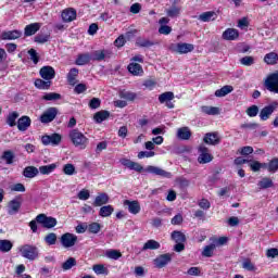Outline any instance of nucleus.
<instances>
[{
  "label": "nucleus",
  "instance_id": "obj_1",
  "mask_svg": "<svg viewBox=\"0 0 278 278\" xmlns=\"http://www.w3.org/2000/svg\"><path fill=\"white\" fill-rule=\"evenodd\" d=\"M121 165L129 168V170H136V173H149L150 175H155L156 177H163L164 179H172L173 174L163 169L162 167L149 165L146 168L140 165V163H136L129 159H122Z\"/></svg>",
  "mask_w": 278,
  "mask_h": 278
},
{
  "label": "nucleus",
  "instance_id": "obj_2",
  "mask_svg": "<svg viewBox=\"0 0 278 278\" xmlns=\"http://www.w3.org/2000/svg\"><path fill=\"white\" fill-rule=\"evenodd\" d=\"M68 138L74 147H78L79 149H86L88 147V139L77 128L70 130Z\"/></svg>",
  "mask_w": 278,
  "mask_h": 278
},
{
  "label": "nucleus",
  "instance_id": "obj_3",
  "mask_svg": "<svg viewBox=\"0 0 278 278\" xmlns=\"http://www.w3.org/2000/svg\"><path fill=\"white\" fill-rule=\"evenodd\" d=\"M20 253L25 260L34 262L38 257V248L31 244H25L20 248Z\"/></svg>",
  "mask_w": 278,
  "mask_h": 278
},
{
  "label": "nucleus",
  "instance_id": "obj_4",
  "mask_svg": "<svg viewBox=\"0 0 278 278\" xmlns=\"http://www.w3.org/2000/svg\"><path fill=\"white\" fill-rule=\"evenodd\" d=\"M36 222L43 227V229H53L58 225V219L55 217L47 216L41 213L36 216Z\"/></svg>",
  "mask_w": 278,
  "mask_h": 278
},
{
  "label": "nucleus",
  "instance_id": "obj_5",
  "mask_svg": "<svg viewBox=\"0 0 278 278\" xmlns=\"http://www.w3.org/2000/svg\"><path fill=\"white\" fill-rule=\"evenodd\" d=\"M264 86L269 92L278 94V72L269 74L265 79Z\"/></svg>",
  "mask_w": 278,
  "mask_h": 278
},
{
  "label": "nucleus",
  "instance_id": "obj_6",
  "mask_svg": "<svg viewBox=\"0 0 278 278\" xmlns=\"http://www.w3.org/2000/svg\"><path fill=\"white\" fill-rule=\"evenodd\" d=\"M170 51H174V53H179L180 55L186 53H192L194 51V45L192 43H172L169 46Z\"/></svg>",
  "mask_w": 278,
  "mask_h": 278
},
{
  "label": "nucleus",
  "instance_id": "obj_7",
  "mask_svg": "<svg viewBox=\"0 0 278 278\" xmlns=\"http://www.w3.org/2000/svg\"><path fill=\"white\" fill-rule=\"evenodd\" d=\"M41 142L45 147H58L62 142V135L54 132L52 135H45L41 137Z\"/></svg>",
  "mask_w": 278,
  "mask_h": 278
},
{
  "label": "nucleus",
  "instance_id": "obj_8",
  "mask_svg": "<svg viewBox=\"0 0 278 278\" xmlns=\"http://www.w3.org/2000/svg\"><path fill=\"white\" fill-rule=\"evenodd\" d=\"M55 116H58V108H48L40 116V123H43L45 125L53 123V121H55Z\"/></svg>",
  "mask_w": 278,
  "mask_h": 278
},
{
  "label": "nucleus",
  "instance_id": "obj_9",
  "mask_svg": "<svg viewBox=\"0 0 278 278\" xmlns=\"http://www.w3.org/2000/svg\"><path fill=\"white\" fill-rule=\"evenodd\" d=\"M21 205H23V198L16 197L11 200L8 204V214L10 216H14V214H18L21 212Z\"/></svg>",
  "mask_w": 278,
  "mask_h": 278
},
{
  "label": "nucleus",
  "instance_id": "obj_10",
  "mask_svg": "<svg viewBox=\"0 0 278 278\" xmlns=\"http://www.w3.org/2000/svg\"><path fill=\"white\" fill-rule=\"evenodd\" d=\"M61 244L64 249H71L77 244V236L71 232H66L61 236Z\"/></svg>",
  "mask_w": 278,
  "mask_h": 278
},
{
  "label": "nucleus",
  "instance_id": "obj_11",
  "mask_svg": "<svg viewBox=\"0 0 278 278\" xmlns=\"http://www.w3.org/2000/svg\"><path fill=\"white\" fill-rule=\"evenodd\" d=\"M154 266L155 268H164L165 266H168L170 262H173V254L166 253L161 254L156 258H154Z\"/></svg>",
  "mask_w": 278,
  "mask_h": 278
},
{
  "label": "nucleus",
  "instance_id": "obj_12",
  "mask_svg": "<svg viewBox=\"0 0 278 278\" xmlns=\"http://www.w3.org/2000/svg\"><path fill=\"white\" fill-rule=\"evenodd\" d=\"M173 99H175V93L173 91H166L159 96V102L165 103L168 110H173L175 108V103H173Z\"/></svg>",
  "mask_w": 278,
  "mask_h": 278
},
{
  "label": "nucleus",
  "instance_id": "obj_13",
  "mask_svg": "<svg viewBox=\"0 0 278 278\" xmlns=\"http://www.w3.org/2000/svg\"><path fill=\"white\" fill-rule=\"evenodd\" d=\"M210 150L205 146H200L199 147V153L200 155L198 156V162L199 164H210L214 157L212 154L208 152Z\"/></svg>",
  "mask_w": 278,
  "mask_h": 278
},
{
  "label": "nucleus",
  "instance_id": "obj_14",
  "mask_svg": "<svg viewBox=\"0 0 278 278\" xmlns=\"http://www.w3.org/2000/svg\"><path fill=\"white\" fill-rule=\"evenodd\" d=\"M277 108H278V102H273L266 105L265 108H263L260 113L261 121H268V118L273 116V113L275 112V110H277Z\"/></svg>",
  "mask_w": 278,
  "mask_h": 278
},
{
  "label": "nucleus",
  "instance_id": "obj_15",
  "mask_svg": "<svg viewBox=\"0 0 278 278\" xmlns=\"http://www.w3.org/2000/svg\"><path fill=\"white\" fill-rule=\"evenodd\" d=\"M40 77L46 81H51V79H55V68L50 65H46L39 71Z\"/></svg>",
  "mask_w": 278,
  "mask_h": 278
},
{
  "label": "nucleus",
  "instance_id": "obj_16",
  "mask_svg": "<svg viewBox=\"0 0 278 278\" xmlns=\"http://www.w3.org/2000/svg\"><path fill=\"white\" fill-rule=\"evenodd\" d=\"M23 36V31L14 29V30H4L1 33V40H18Z\"/></svg>",
  "mask_w": 278,
  "mask_h": 278
},
{
  "label": "nucleus",
  "instance_id": "obj_17",
  "mask_svg": "<svg viewBox=\"0 0 278 278\" xmlns=\"http://www.w3.org/2000/svg\"><path fill=\"white\" fill-rule=\"evenodd\" d=\"M203 142L205 144H211L213 147H216V144H220V136H218V132H207L204 135Z\"/></svg>",
  "mask_w": 278,
  "mask_h": 278
},
{
  "label": "nucleus",
  "instance_id": "obj_18",
  "mask_svg": "<svg viewBox=\"0 0 278 278\" xmlns=\"http://www.w3.org/2000/svg\"><path fill=\"white\" fill-rule=\"evenodd\" d=\"M108 203H110V195L105 192H100L96 197L92 205L93 207H103V205H108Z\"/></svg>",
  "mask_w": 278,
  "mask_h": 278
},
{
  "label": "nucleus",
  "instance_id": "obj_19",
  "mask_svg": "<svg viewBox=\"0 0 278 278\" xmlns=\"http://www.w3.org/2000/svg\"><path fill=\"white\" fill-rule=\"evenodd\" d=\"M223 40H228V41H233L238 40L240 38V31L236 28H227L223 35H222Z\"/></svg>",
  "mask_w": 278,
  "mask_h": 278
},
{
  "label": "nucleus",
  "instance_id": "obj_20",
  "mask_svg": "<svg viewBox=\"0 0 278 278\" xmlns=\"http://www.w3.org/2000/svg\"><path fill=\"white\" fill-rule=\"evenodd\" d=\"M29 127H31V118L29 116L24 115L17 119L18 131H27Z\"/></svg>",
  "mask_w": 278,
  "mask_h": 278
},
{
  "label": "nucleus",
  "instance_id": "obj_21",
  "mask_svg": "<svg viewBox=\"0 0 278 278\" xmlns=\"http://www.w3.org/2000/svg\"><path fill=\"white\" fill-rule=\"evenodd\" d=\"M124 206L128 207V212L130 214H140V202H138L137 200H125Z\"/></svg>",
  "mask_w": 278,
  "mask_h": 278
},
{
  "label": "nucleus",
  "instance_id": "obj_22",
  "mask_svg": "<svg viewBox=\"0 0 278 278\" xmlns=\"http://www.w3.org/2000/svg\"><path fill=\"white\" fill-rule=\"evenodd\" d=\"M61 16L64 23H73L77 18V11L75 9H65Z\"/></svg>",
  "mask_w": 278,
  "mask_h": 278
},
{
  "label": "nucleus",
  "instance_id": "obj_23",
  "mask_svg": "<svg viewBox=\"0 0 278 278\" xmlns=\"http://www.w3.org/2000/svg\"><path fill=\"white\" fill-rule=\"evenodd\" d=\"M176 136L178 140H190L192 138V131H190L189 127H181L177 129Z\"/></svg>",
  "mask_w": 278,
  "mask_h": 278
},
{
  "label": "nucleus",
  "instance_id": "obj_24",
  "mask_svg": "<svg viewBox=\"0 0 278 278\" xmlns=\"http://www.w3.org/2000/svg\"><path fill=\"white\" fill-rule=\"evenodd\" d=\"M39 30H40V23H33V24L26 25V27L24 28V35L26 37L34 36Z\"/></svg>",
  "mask_w": 278,
  "mask_h": 278
},
{
  "label": "nucleus",
  "instance_id": "obj_25",
  "mask_svg": "<svg viewBox=\"0 0 278 278\" xmlns=\"http://www.w3.org/2000/svg\"><path fill=\"white\" fill-rule=\"evenodd\" d=\"M39 169L36 166H27L23 170L24 177L27 179H34V177H38Z\"/></svg>",
  "mask_w": 278,
  "mask_h": 278
},
{
  "label": "nucleus",
  "instance_id": "obj_26",
  "mask_svg": "<svg viewBox=\"0 0 278 278\" xmlns=\"http://www.w3.org/2000/svg\"><path fill=\"white\" fill-rule=\"evenodd\" d=\"M90 60H92L90 53L78 54L75 64L77 66H86V64H89Z\"/></svg>",
  "mask_w": 278,
  "mask_h": 278
},
{
  "label": "nucleus",
  "instance_id": "obj_27",
  "mask_svg": "<svg viewBox=\"0 0 278 278\" xmlns=\"http://www.w3.org/2000/svg\"><path fill=\"white\" fill-rule=\"evenodd\" d=\"M109 118L110 112L105 110L99 111L93 115V121L98 124H101L103 121H108Z\"/></svg>",
  "mask_w": 278,
  "mask_h": 278
},
{
  "label": "nucleus",
  "instance_id": "obj_28",
  "mask_svg": "<svg viewBox=\"0 0 278 278\" xmlns=\"http://www.w3.org/2000/svg\"><path fill=\"white\" fill-rule=\"evenodd\" d=\"M216 12L207 11L199 15V21L202 23H210V21H216Z\"/></svg>",
  "mask_w": 278,
  "mask_h": 278
},
{
  "label": "nucleus",
  "instance_id": "obj_29",
  "mask_svg": "<svg viewBox=\"0 0 278 278\" xmlns=\"http://www.w3.org/2000/svg\"><path fill=\"white\" fill-rule=\"evenodd\" d=\"M78 75H79V70H77L76 67H73L70 70L67 74V83L70 84V86H75V84H77Z\"/></svg>",
  "mask_w": 278,
  "mask_h": 278
},
{
  "label": "nucleus",
  "instance_id": "obj_30",
  "mask_svg": "<svg viewBox=\"0 0 278 278\" xmlns=\"http://www.w3.org/2000/svg\"><path fill=\"white\" fill-rule=\"evenodd\" d=\"M166 14L169 18H177L181 14V7L172 4V7L166 10Z\"/></svg>",
  "mask_w": 278,
  "mask_h": 278
},
{
  "label": "nucleus",
  "instance_id": "obj_31",
  "mask_svg": "<svg viewBox=\"0 0 278 278\" xmlns=\"http://www.w3.org/2000/svg\"><path fill=\"white\" fill-rule=\"evenodd\" d=\"M14 247V243L8 239H1L0 240V251L1 253H10L12 251V248Z\"/></svg>",
  "mask_w": 278,
  "mask_h": 278
},
{
  "label": "nucleus",
  "instance_id": "obj_32",
  "mask_svg": "<svg viewBox=\"0 0 278 278\" xmlns=\"http://www.w3.org/2000/svg\"><path fill=\"white\" fill-rule=\"evenodd\" d=\"M111 214H114V206L111 204L100 207L99 216H101V218H109Z\"/></svg>",
  "mask_w": 278,
  "mask_h": 278
},
{
  "label": "nucleus",
  "instance_id": "obj_33",
  "mask_svg": "<svg viewBox=\"0 0 278 278\" xmlns=\"http://www.w3.org/2000/svg\"><path fill=\"white\" fill-rule=\"evenodd\" d=\"M160 242L153 240V239H150L148 240L144 244H143V248H142V251H157V249H160Z\"/></svg>",
  "mask_w": 278,
  "mask_h": 278
},
{
  "label": "nucleus",
  "instance_id": "obj_34",
  "mask_svg": "<svg viewBox=\"0 0 278 278\" xmlns=\"http://www.w3.org/2000/svg\"><path fill=\"white\" fill-rule=\"evenodd\" d=\"M233 92V87L232 86H229V85H226L224 87H222L220 89H217L215 91V97H227V94Z\"/></svg>",
  "mask_w": 278,
  "mask_h": 278
},
{
  "label": "nucleus",
  "instance_id": "obj_35",
  "mask_svg": "<svg viewBox=\"0 0 278 278\" xmlns=\"http://www.w3.org/2000/svg\"><path fill=\"white\" fill-rule=\"evenodd\" d=\"M201 112H203V114H207L208 116H216L220 114V109L216 106H202Z\"/></svg>",
  "mask_w": 278,
  "mask_h": 278
},
{
  "label": "nucleus",
  "instance_id": "obj_36",
  "mask_svg": "<svg viewBox=\"0 0 278 278\" xmlns=\"http://www.w3.org/2000/svg\"><path fill=\"white\" fill-rule=\"evenodd\" d=\"M55 168H58V164L52 163L50 165L40 166L39 172L41 175H51V173H53V170H55Z\"/></svg>",
  "mask_w": 278,
  "mask_h": 278
},
{
  "label": "nucleus",
  "instance_id": "obj_37",
  "mask_svg": "<svg viewBox=\"0 0 278 278\" xmlns=\"http://www.w3.org/2000/svg\"><path fill=\"white\" fill-rule=\"evenodd\" d=\"M128 71L131 73V75H142V73H144L142 65L138 63H130L128 65Z\"/></svg>",
  "mask_w": 278,
  "mask_h": 278
},
{
  "label": "nucleus",
  "instance_id": "obj_38",
  "mask_svg": "<svg viewBox=\"0 0 278 278\" xmlns=\"http://www.w3.org/2000/svg\"><path fill=\"white\" fill-rule=\"evenodd\" d=\"M18 116L20 114L16 111L9 113L7 116V125H9V127H16V118H18Z\"/></svg>",
  "mask_w": 278,
  "mask_h": 278
},
{
  "label": "nucleus",
  "instance_id": "obj_39",
  "mask_svg": "<svg viewBox=\"0 0 278 278\" xmlns=\"http://www.w3.org/2000/svg\"><path fill=\"white\" fill-rule=\"evenodd\" d=\"M136 45L137 47H141L142 49H150V47H153L155 42L149 39L138 38Z\"/></svg>",
  "mask_w": 278,
  "mask_h": 278
},
{
  "label": "nucleus",
  "instance_id": "obj_40",
  "mask_svg": "<svg viewBox=\"0 0 278 278\" xmlns=\"http://www.w3.org/2000/svg\"><path fill=\"white\" fill-rule=\"evenodd\" d=\"M170 238L176 243L186 242V235L179 230H174L170 235Z\"/></svg>",
  "mask_w": 278,
  "mask_h": 278
},
{
  "label": "nucleus",
  "instance_id": "obj_41",
  "mask_svg": "<svg viewBox=\"0 0 278 278\" xmlns=\"http://www.w3.org/2000/svg\"><path fill=\"white\" fill-rule=\"evenodd\" d=\"M35 86L39 90H49V88H51V80H42V79L38 78L35 80Z\"/></svg>",
  "mask_w": 278,
  "mask_h": 278
},
{
  "label": "nucleus",
  "instance_id": "obj_42",
  "mask_svg": "<svg viewBox=\"0 0 278 278\" xmlns=\"http://www.w3.org/2000/svg\"><path fill=\"white\" fill-rule=\"evenodd\" d=\"M214 251H216V244L214 243L204 247L202 257H212L214 255Z\"/></svg>",
  "mask_w": 278,
  "mask_h": 278
},
{
  "label": "nucleus",
  "instance_id": "obj_43",
  "mask_svg": "<svg viewBox=\"0 0 278 278\" xmlns=\"http://www.w3.org/2000/svg\"><path fill=\"white\" fill-rule=\"evenodd\" d=\"M273 186H274L273 179L268 177H264L258 181V188H261V190L273 188Z\"/></svg>",
  "mask_w": 278,
  "mask_h": 278
},
{
  "label": "nucleus",
  "instance_id": "obj_44",
  "mask_svg": "<svg viewBox=\"0 0 278 278\" xmlns=\"http://www.w3.org/2000/svg\"><path fill=\"white\" fill-rule=\"evenodd\" d=\"M264 62L266 64L275 65L278 62V54L276 52H269L265 55Z\"/></svg>",
  "mask_w": 278,
  "mask_h": 278
},
{
  "label": "nucleus",
  "instance_id": "obj_45",
  "mask_svg": "<svg viewBox=\"0 0 278 278\" xmlns=\"http://www.w3.org/2000/svg\"><path fill=\"white\" fill-rule=\"evenodd\" d=\"M34 40L35 42H37V45H45V42H49V40H51V35L38 34L37 36H35Z\"/></svg>",
  "mask_w": 278,
  "mask_h": 278
},
{
  "label": "nucleus",
  "instance_id": "obj_46",
  "mask_svg": "<svg viewBox=\"0 0 278 278\" xmlns=\"http://www.w3.org/2000/svg\"><path fill=\"white\" fill-rule=\"evenodd\" d=\"M45 242H46V244H48V247H53V244H55V242H58V235L55 232H49L45 237Z\"/></svg>",
  "mask_w": 278,
  "mask_h": 278
},
{
  "label": "nucleus",
  "instance_id": "obj_47",
  "mask_svg": "<svg viewBox=\"0 0 278 278\" xmlns=\"http://www.w3.org/2000/svg\"><path fill=\"white\" fill-rule=\"evenodd\" d=\"M91 60H93V62H103V60H105V51H93L91 54Z\"/></svg>",
  "mask_w": 278,
  "mask_h": 278
},
{
  "label": "nucleus",
  "instance_id": "obj_48",
  "mask_svg": "<svg viewBox=\"0 0 278 278\" xmlns=\"http://www.w3.org/2000/svg\"><path fill=\"white\" fill-rule=\"evenodd\" d=\"M73 266H77V260L75 257H70L62 264V269L63 270H71Z\"/></svg>",
  "mask_w": 278,
  "mask_h": 278
},
{
  "label": "nucleus",
  "instance_id": "obj_49",
  "mask_svg": "<svg viewBox=\"0 0 278 278\" xmlns=\"http://www.w3.org/2000/svg\"><path fill=\"white\" fill-rule=\"evenodd\" d=\"M105 256L109 257V260H121L123 254L118 250H108Z\"/></svg>",
  "mask_w": 278,
  "mask_h": 278
},
{
  "label": "nucleus",
  "instance_id": "obj_50",
  "mask_svg": "<svg viewBox=\"0 0 278 278\" xmlns=\"http://www.w3.org/2000/svg\"><path fill=\"white\" fill-rule=\"evenodd\" d=\"M92 270L96 275H108V268L103 264L93 265Z\"/></svg>",
  "mask_w": 278,
  "mask_h": 278
},
{
  "label": "nucleus",
  "instance_id": "obj_51",
  "mask_svg": "<svg viewBox=\"0 0 278 278\" xmlns=\"http://www.w3.org/2000/svg\"><path fill=\"white\" fill-rule=\"evenodd\" d=\"M43 101H60V99H62V94L60 93H55V92H49L46 93L42 97Z\"/></svg>",
  "mask_w": 278,
  "mask_h": 278
},
{
  "label": "nucleus",
  "instance_id": "obj_52",
  "mask_svg": "<svg viewBox=\"0 0 278 278\" xmlns=\"http://www.w3.org/2000/svg\"><path fill=\"white\" fill-rule=\"evenodd\" d=\"M2 160H4L7 164H14V152H12L11 150L4 151Z\"/></svg>",
  "mask_w": 278,
  "mask_h": 278
},
{
  "label": "nucleus",
  "instance_id": "obj_53",
  "mask_svg": "<svg viewBox=\"0 0 278 278\" xmlns=\"http://www.w3.org/2000/svg\"><path fill=\"white\" fill-rule=\"evenodd\" d=\"M89 233H99L101 231V224L93 222L87 226Z\"/></svg>",
  "mask_w": 278,
  "mask_h": 278
},
{
  "label": "nucleus",
  "instance_id": "obj_54",
  "mask_svg": "<svg viewBox=\"0 0 278 278\" xmlns=\"http://www.w3.org/2000/svg\"><path fill=\"white\" fill-rule=\"evenodd\" d=\"M278 170V157H274L268 163V173H277Z\"/></svg>",
  "mask_w": 278,
  "mask_h": 278
},
{
  "label": "nucleus",
  "instance_id": "obj_55",
  "mask_svg": "<svg viewBox=\"0 0 278 278\" xmlns=\"http://www.w3.org/2000/svg\"><path fill=\"white\" fill-rule=\"evenodd\" d=\"M63 173L64 175L72 176V175H75V173L77 172L75 170V165L68 163L63 166Z\"/></svg>",
  "mask_w": 278,
  "mask_h": 278
},
{
  "label": "nucleus",
  "instance_id": "obj_56",
  "mask_svg": "<svg viewBox=\"0 0 278 278\" xmlns=\"http://www.w3.org/2000/svg\"><path fill=\"white\" fill-rule=\"evenodd\" d=\"M240 64H242L243 66H253V64H255V58L243 56L240 59Z\"/></svg>",
  "mask_w": 278,
  "mask_h": 278
},
{
  "label": "nucleus",
  "instance_id": "obj_57",
  "mask_svg": "<svg viewBox=\"0 0 278 278\" xmlns=\"http://www.w3.org/2000/svg\"><path fill=\"white\" fill-rule=\"evenodd\" d=\"M121 99H126V101H135V99L138 97L136 93L131 91H124L119 93Z\"/></svg>",
  "mask_w": 278,
  "mask_h": 278
},
{
  "label": "nucleus",
  "instance_id": "obj_58",
  "mask_svg": "<svg viewBox=\"0 0 278 278\" xmlns=\"http://www.w3.org/2000/svg\"><path fill=\"white\" fill-rule=\"evenodd\" d=\"M28 55H30V60L34 64H38L40 62V56L38 55L36 49L31 48L28 50Z\"/></svg>",
  "mask_w": 278,
  "mask_h": 278
},
{
  "label": "nucleus",
  "instance_id": "obj_59",
  "mask_svg": "<svg viewBox=\"0 0 278 278\" xmlns=\"http://www.w3.org/2000/svg\"><path fill=\"white\" fill-rule=\"evenodd\" d=\"M247 114H248V116H250L251 118H253V117H255L257 114H260V108H258L257 105H252V106L248 108Z\"/></svg>",
  "mask_w": 278,
  "mask_h": 278
},
{
  "label": "nucleus",
  "instance_id": "obj_60",
  "mask_svg": "<svg viewBox=\"0 0 278 278\" xmlns=\"http://www.w3.org/2000/svg\"><path fill=\"white\" fill-rule=\"evenodd\" d=\"M249 166L253 173H260L261 170L260 161L250 160Z\"/></svg>",
  "mask_w": 278,
  "mask_h": 278
},
{
  "label": "nucleus",
  "instance_id": "obj_61",
  "mask_svg": "<svg viewBox=\"0 0 278 278\" xmlns=\"http://www.w3.org/2000/svg\"><path fill=\"white\" fill-rule=\"evenodd\" d=\"M77 198L80 200V201H88V199H90V191L86 190V189H83L78 192V195Z\"/></svg>",
  "mask_w": 278,
  "mask_h": 278
},
{
  "label": "nucleus",
  "instance_id": "obj_62",
  "mask_svg": "<svg viewBox=\"0 0 278 278\" xmlns=\"http://www.w3.org/2000/svg\"><path fill=\"white\" fill-rule=\"evenodd\" d=\"M89 108L91 110H98V108H101V100L99 98H92L89 101Z\"/></svg>",
  "mask_w": 278,
  "mask_h": 278
},
{
  "label": "nucleus",
  "instance_id": "obj_63",
  "mask_svg": "<svg viewBox=\"0 0 278 278\" xmlns=\"http://www.w3.org/2000/svg\"><path fill=\"white\" fill-rule=\"evenodd\" d=\"M173 31V28L168 25H161L159 28V34H163V36H168Z\"/></svg>",
  "mask_w": 278,
  "mask_h": 278
},
{
  "label": "nucleus",
  "instance_id": "obj_64",
  "mask_svg": "<svg viewBox=\"0 0 278 278\" xmlns=\"http://www.w3.org/2000/svg\"><path fill=\"white\" fill-rule=\"evenodd\" d=\"M125 42H127V40L125 39V35H121L115 39L114 45L115 47L121 48L125 47Z\"/></svg>",
  "mask_w": 278,
  "mask_h": 278
}]
</instances>
